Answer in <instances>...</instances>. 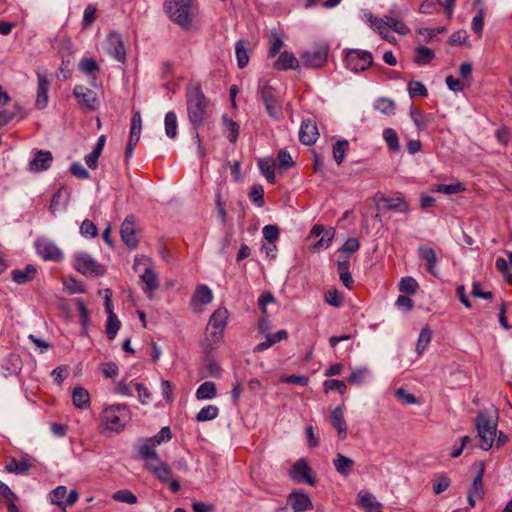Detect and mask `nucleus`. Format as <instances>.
I'll return each instance as SVG.
<instances>
[{
	"label": "nucleus",
	"instance_id": "obj_1",
	"mask_svg": "<svg viewBox=\"0 0 512 512\" xmlns=\"http://www.w3.org/2000/svg\"><path fill=\"white\" fill-rule=\"evenodd\" d=\"M186 104L188 119L193 130L203 126L208 109V99L204 95L200 85L189 84L186 88Z\"/></svg>",
	"mask_w": 512,
	"mask_h": 512
},
{
	"label": "nucleus",
	"instance_id": "obj_2",
	"mask_svg": "<svg viewBox=\"0 0 512 512\" xmlns=\"http://www.w3.org/2000/svg\"><path fill=\"white\" fill-rule=\"evenodd\" d=\"M131 417L127 404H113L103 410L102 422L107 431L119 433L130 422Z\"/></svg>",
	"mask_w": 512,
	"mask_h": 512
},
{
	"label": "nucleus",
	"instance_id": "obj_3",
	"mask_svg": "<svg viewBox=\"0 0 512 512\" xmlns=\"http://www.w3.org/2000/svg\"><path fill=\"white\" fill-rule=\"evenodd\" d=\"M193 0H167L166 10L170 19L183 28H189L192 22Z\"/></svg>",
	"mask_w": 512,
	"mask_h": 512
},
{
	"label": "nucleus",
	"instance_id": "obj_4",
	"mask_svg": "<svg viewBox=\"0 0 512 512\" xmlns=\"http://www.w3.org/2000/svg\"><path fill=\"white\" fill-rule=\"evenodd\" d=\"M229 319V312L225 307L216 309L209 318L206 326L207 340L219 343L223 338L224 330Z\"/></svg>",
	"mask_w": 512,
	"mask_h": 512
},
{
	"label": "nucleus",
	"instance_id": "obj_5",
	"mask_svg": "<svg viewBox=\"0 0 512 512\" xmlns=\"http://www.w3.org/2000/svg\"><path fill=\"white\" fill-rule=\"evenodd\" d=\"M329 45L318 43L300 54V60L306 68H321L328 58Z\"/></svg>",
	"mask_w": 512,
	"mask_h": 512
},
{
	"label": "nucleus",
	"instance_id": "obj_6",
	"mask_svg": "<svg viewBox=\"0 0 512 512\" xmlns=\"http://www.w3.org/2000/svg\"><path fill=\"white\" fill-rule=\"evenodd\" d=\"M259 94L268 115L275 120H279L283 115V111L282 103L277 96L276 90L265 82L259 86Z\"/></svg>",
	"mask_w": 512,
	"mask_h": 512
},
{
	"label": "nucleus",
	"instance_id": "obj_7",
	"mask_svg": "<svg viewBox=\"0 0 512 512\" xmlns=\"http://www.w3.org/2000/svg\"><path fill=\"white\" fill-rule=\"evenodd\" d=\"M475 424L480 438V448L488 451L495 441L497 425L484 414L477 415Z\"/></svg>",
	"mask_w": 512,
	"mask_h": 512
},
{
	"label": "nucleus",
	"instance_id": "obj_8",
	"mask_svg": "<svg viewBox=\"0 0 512 512\" xmlns=\"http://www.w3.org/2000/svg\"><path fill=\"white\" fill-rule=\"evenodd\" d=\"M345 65L347 69L358 73L373 66V57L369 51L360 49H349L345 55Z\"/></svg>",
	"mask_w": 512,
	"mask_h": 512
},
{
	"label": "nucleus",
	"instance_id": "obj_9",
	"mask_svg": "<svg viewBox=\"0 0 512 512\" xmlns=\"http://www.w3.org/2000/svg\"><path fill=\"white\" fill-rule=\"evenodd\" d=\"M74 268L83 275L99 276L104 273L103 267L86 252L75 255Z\"/></svg>",
	"mask_w": 512,
	"mask_h": 512
},
{
	"label": "nucleus",
	"instance_id": "obj_10",
	"mask_svg": "<svg viewBox=\"0 0 512 512\" xmlns=\"http://www.w3.org/2000/svg\"><path fill=\"white\" fill-rule=\"evenodd\" d=\"M290 478L298 483H307L310 486L316 485V479L312 476V469L306 459H298L289 472Z\"/></svg>",
	"mask_w": 512,
	"mask_h": 512
},
{
	"label": "nucleus",
	"instance_id": "obj_11",
	"mask_svg": "<svg viewBox=\"0 0 512 512\" xmlns=\"http://www.w3.org/2000/svg\"><path fill=\"white\" fill-rule=\"evenodd\" d=\"M35 247L38 255L45 261L61 262L64 258L62 250L48 239H38Z\"/></svg>",
	"mask_w": 512,
	"mask_h": 512
},
{
	"label": "nucleus",
	"instance_id": "obj_12",
	"mask_svg": "<svg viewBox=\"0 0 512 512\" xmlns=\"http://www.w3.org/2000/svg\"><path fill=\"white\" fill-rule=\"evenodd\" d=\"M73 95L78 103L90 111H95L99 108L100 102L96 93L86 86L76 85L73 89Z\"/></svg>",
	"mask_w": 512,
	"mask_h": 512
},
{
	"label": "nucleus",
	"instance_id": "obj_13",
	"mask_svg": "<svg viewBox=\"0 0 512 512\" xmlns=\"http://www.w3.org/2000/svg\"><path fill=\"white\" fill-rule=\"evenodd\" d=\"M106 50L108 54L116 61L124 63L126 60V51L122 37L119 33L112 31L106 39Z\"/></svg>",
	"mask_w": 512,
	"mask_h": 512
},
{
	"label": "nucleus",
	"instance_id": "obj_14",
	"mask_svg": "<svg viewBox=\"0 0 512 512\" xmlns=\"http://www.w3.org/2000/svg\"><path fill=\"white\" fill-rule=\"evenodd\" d=\"M120 235L122 241L129 249H135L138 246L139 239L136 234L134 216H127L121 224Z\"/></svg>",
	"mask_w": 512,
	"mask_h": 512
},
{
	"label": "nucleus",
	"instance_id": "obj_15",
	"mask_svg": "<svg viewBox=\"0 0 512 512\" xmlns=\"http://www.w3.org/2000/svg\"><path fill=\"white\" fill-rule=\"evenodd\" d=\"M53 162V155L48 150H36L28 163V170L39 173L48 170Z\"/></svg>",
	"mask_w": 512,
	"mask_h": 512
},
{
	"label": "nucleus",
	"instance_id": "obj_16",
	"mask_svg": "<svg viewBox=\"0 0 512 512\" xmlns=\"http://www.w3.org/2000/svg\"><path fill=\"white\" fill-rule=\"evenodd\" d=\"M319 137V132L316 123L310 119H304L301 123L299 130V140L304 145H313Z\"/></svg>",
	"mask_w": 512,
	"mask_h": 512
},
{
	"label": "nucleus",
	"instance_id": "obj_17",
	"mask_svg": "<svg viewBox=\"0 0 512 512\" xmlns=\"http://www.w3.org/2000/svg\"><path fill=\"white\" fill-rule=\"evenodd\" d=\"M287 503L292 508L293 512H304L313 508L309 496L300 490L290 493L287 498Z\"/></svg>",
	"mask_w": 512,
	"mask_h": 512
},
{
	"label": "nucleus",
	"instance_id": "obj_18",
	"mask_svg": "<svg viewBox=\"0 0 512 512\" xmlns=\"http://www.w3.org/2000/svg\"><path fill=\"white\" fill-rule=\"evenodd\" d=\"M417 255L420 259L426 262V271L434 277L439 276L437 270L438 258L433 248L428 246H419L417 249Z\"/></svg>",
	"mask_w": 512,
	"mask_h": 512
},
{
	"label": "nucleus",
	"instance_id": "obj_19",
	"mask_svg": "<svg viewBox=\"0 0 512 512\" xmlns=\"http://www.w3.org/2000/svg\"><path fill=\"white\" fill-rule=\"evenodd\" d=\"M38 85L35 105L38 109L46 108L49 101L50 81L45 74L37 73Z\"/></svg>",
	"mask_w": 512,
	"mask_h": 512
},
{
	"label": "nucleus",
	"instance_id": "obj_20",
	"mask_svg": "<svg viewBox=\"0 0 512 512\" xmlns=\"http://www.w3.org/2000/svg\"><path fill=\"white\" fill-rule=\"evenodd\" d=\"M330 422L337 430L338 437L341 440H345L347 438V424L344 419L343 408L341 406H337L331 411Z\"/></svg>",
	"mask_w": 512,
	"mask_h": 512
},
{
	"label": "nucleus",
	"instance_id": "obj_21",
	"mask_svg": "<svg viewBox=\"0 0 512 512\" xmlns=\"http://www.w3.org/2000/svg\"><path fill=\"white\" fill-rule=\"evenodd\" d=\"M300 63L292 52L284 51L280 53L274 63V68L278 71H286L289 69H297Z\"/></svg>",
	"mask_w": 512,
	"mask_h": 512
},
{
	"label": "nucleus",
	"instance_id": "obj_22",
	"mask_svg": "<svg viewBox=\"0 0 512 512\" xmlns=\"http://www.w3.org/2000/svg\"><path fill=\"white\" fill-rule=\"evenodd\" d=\"M2 368L6 371L5 376L18 375L22 370L21 357L16 353H10L3 358L1 363Z\"/></svg>",
	"mask_w": 512,
	"mask_h": 512
},
{
	"label": "nucleus",
	"instance_id": "obj_23",
	"mask_svg": "<svg viewBox=\"0 0 512 512\" xmlns=\"http://www.w3.org/2000/svg\"><path fill=\"white\" fill-rule=\"evenodd\" d=\"M37 274V269L34 265L28 264L24 269H15L11 272L12 280L17 284H26L32 281Z\"/></svg>",
	"mask_w": 512,
	"mask_h": 512
},
{
	"label": "nucleus",
	"instance_id": "obj_24",
	"mask_svg": "<svg viewBox=\"0 0 512 512\" xmlns=\"http://www.w3.org/2000/svg\"><path fill=\"white\" fill-rule=\"evenodd\" d=\"M222 132L231 143H235L239 136L240 126L225 114L222 116Z\"/></svg>",
	"mask_w": 512,
	"mask_h": 512
},
{
	"label": "nucleus",
	"instance_id": "obj_25",
	"mask_svg": "<svg viewBox=\"0 0 512 512\" xmlns=\"http://www.w3.org/2000/svg\"><path fill=\"white\" fill-rule=\"evenodd\" d=\"M359 505L367 512H382V505L369 492L360 491L358 494Z\"/></svg>",
	"mask_w": 512,
	"mask_h": 512
},
{
	"label": "nucleus",
	"instance_id": "obj_26",
	"mask_svg": "<svg viewBox=\"0 0 512 512\" xmlns=\"http://www.w3.org/2000/svg\"><path fill=\"white\" fill-rule=\"evenodd\" d=\"M333 465L335 470L340 475L346 477L352 472L354 460L341 453H338L336 458L333 460Z\"/></svg>",
	"mask_w": 512,
	"mask_h": 512
},
{
	"label": "nucleus",
	"instance_id": "obj_27",
	"mask_svg": "<svg viewBox=\"0 0 512 512\" xmlns=\"http://www.w3.org/2000/svg\"><path fill=\"white\" fill-rule=\"evenodd\" d=\"M410 118L417 127L418 131H424L427 129L428 124L432 120V115L425 114L422 110L411 107Z\"/></svg>",
	"mask_w": 512,
	"mask_h": 512
},
{
	"label": "nucleus",
	"instance_id": "obj_28",
	"mask_svg": "<svg viewBox=\"0 0 512 512\" xmlns=\"http://www.w3.org/2000/svg\"><path fill=\"white\" fill-rule=\"evenodd\" d=\"M382 208L389 211H396L406 214L409 211V204L402 198H382Z\"/></svg>",
	"mask_w": 512,
	"mask_h": 512
},
{
	"label": "nucleus",
	"instance_id": "obj_29",
	"mask_svg": "<svg viewBox=\"0 0 512 512\" xmlns=\"http://www.w3.org/2000/svg\"><path fill=\"white\" fill-rule=\"evenodd\" d=\"M79 70L86 75L92 76L90 84L93 87L98 86L96 78L95 76H93V74L95 72H98L100 70V67L93 58H82L79 62Z\"/></svg>",
	"mask_w": 512,
	"mask_h": 512
},
{
	"label": "nucleus",
	"instance_id": "obj_30",
	"mask_svg": "<svg viewBox=\"0 0 512 512\" xmlns=\"http://www.w3.org/2000/svg\"><path fill=\"white\" fill-rule=\"evenodd\" d=\"M30 468L31 463L27 458H21L20 460L11 458L5 467L7 472L14 473L17 475L26 474Z\"/></svg>",
	"mask_w": 512,
	"mask_h": 512
},
{
	"label": "nucleus",
	"instance_id": "obj_31",
	"mask_svg": "<svg viewBox=\"0 0 512 512\" xmlns=\"http://www.w3.org/2000/svg\"><path fill=\"white\" fill-rule=\"evenodd\" d=\"M484 471V464H481L477 474L473 478L472 485L467 493L472 496H476V499H482L484 497V487L482 482Z\"/></svg>",
	"mask_w": 512,
	"mask_h": 512
},
{
	"label": "nucleus",
	"instance_id": "obj_32",
	"mask_svg": "<svg viewBox=\"0 0 512 512\" xmlns=\"http://www.w3.org/2000/svg\"><path fill=\"white\" fill-rule=\"evenodd\" d=\"M213 300L212 290L206 285H198L192 297L191 304L195 306L198 302L203 305L209 304Z\"/></svg>",
	"mask_w": 512,
	"mask_h": 512
},
{
	"label": "nucleus",
	"instance_id": "obj_33",
	"mask_svg": "<svg viewBox=\"0 0 512 512\" xmlns=\"http://www.w3.org/2000/svg\"><path fill=\"white\" fill-rule=\"evenodd\" d=\"M0 494L5 499L8 512H19L15 504L18 499L17 495L2 481H0Z\"/></svg>",
	"mask_w": 512,
	"mask_h": 512
},
{
	"label": "nucleus",
	"instance_id": "obj_34",
	"mask_svg": "<svg viewBox=\"0 0 512 512\" xmlns=\"http://www.w3.org/2000/svg\"><path fill=\"white\" fill-rule=\"evenodd\" d=\"M72 401L77 408H87L90 403L89 392L83 387H75L72 392Z\"/></svg>",
	"mask_w": 512,
	"mask_h": 512
},
{
	"label": "nucleus",
	"instance_id": "obj_35",
	"mask_svg": "<svg viewBox=\"0 0 512 512\" xmlns=\"http://www.w3.org/2000/svg\"><path fill=\"white\" fill-rule=\"evenodd\" d=\"M141 280L145 284V292H152L159 288L158 275L151 268H146L141 275Z\"/></svg>",
	"mask_w": 512,
	"mask_h": 512
},
{
	"label": "nucleus",
	"instance_id": "obj_36",
	"mask_svg": "<svg viewBox=\"0 0 512 512\" xmlns=\"http://www.w3.org/2000/svg\"><path fill=\"white\" fill-rule=\"evenodd\" d=\"M414 62L418 65H427L435 57V53L431 48L426 46H419L415 49Z\"/></svg>",
	"mask_w": 512,
	"mask_h": 512
},
{
	"label": "nucleus",
	"instance_id": "obj_37",
	"mask_svg": "<svg viewBox=\"0 0 512 512\" xmlns=\"http://www.w3.org/2000/svg\"><path fill=\"white\" fill-rule=\"evenodd\" d=\"M217 395V389L215 383L206 381L202 383L196 390V398L202 399H213Z\"/></svg>",
	"mask_w": 512,
	"mask_h": 512
},
{
	"label": "nucleus",
	"instance_id": "obj_38",
	"mask_svg": "<svg viewBox=\"0 0 512 512\" xmlns=\"http://www.w3.org/2000/svg\"><path fill=\"white\" fill-rule=\"evenodd\" d=\"M259 169L263 176L266 178V180L274 184L275 183V174H274V167L275 163L271 159H260L258 162Z\"/></svg>",
	"mask_w": 512,
	"mask_h": 512
},
{
	"label": "nucleus",
	"instance_id": "obj_39",
	"mask_svg": "<svg viewBox=\"0 0 512 512\" xmlns=\"http://www.w3.org/2000/svg\"><path fill=\"white\" fill-rule=\"evenodd\" d=\"M374 109L384 115H393L395 113V102L386 97H380L374 102Z\"/></svg>",
	"mask_w": 512,
	"mask_h": 512
},
{
	"label": "nucleus",
	"instance_id": "obj_40",
	"mask_svg": "<svg viewBox=\"0 0 512 512\" xmlns=\"http://www.w3.org/2000/svg\"><path fill=\"white\" fill-rule=\"evenodd\" d=\"M485 16L486 8L481 4L471 23V28L478 37H481L483 34Z\"/></svg>",
	"mask_w": 512,
	"mask_h": 512
},
{
	"label": "nucleus",
	"instance_id": "obj_41",
	"mask_svg": "<svg viewBox=\"0 0 512 512\" xmlns=\"http://www.w3.org/2000/svg\"><path fill=\"white\" fill-rule=\"evenodd\" d=\"M284 45L282 36L277 31H272L269 37L268 57H275Z\"/></svg>",
	"mask_w": 512,
	"mask_h": 512
},
{
	"label": "nucleus",
	"instance_id": "obj_42",
	"mask_svg": "<svg viewBox=\"0 0 512 512\" xmlns=\"http://www.w3.org/2000/svg\"><path fill=\"white\" fill-rule=\"evenodd\" d=\"M165 133L170 139H174L177 136V116L174 111H169L165 115Z\"/></svg>",
	"mask_w": 512,
	"mask_h": 512
},
{
	"label": "nucleus",
	"instance_id": "obj_43",
	"mask_svg": "<svg viewBox=\"0 0 512 512\" xmlns=\"http://www.w3.org/2000/svg\"><path fill=\"white\" fill-rule=\"evenodd\" d=\"M219 415V408L216 405H207L200 409V411L196 415V420L198 422H206L211 421L217 418Z\"/></svg>",
	"mask_w": 512,
	"mask_h": 512
},
{
	"label": "nucleus",
	"instance_id": "obj_44",
	"mask_svg": "<svg viewBox=\"0 0 512 512\" xmlns=\"http://www.w3.org/2000/svg\"><path fill=\"white\" fill-rule=\"evenodd\" d=\"M235 53L237 58V66L240 69L245 68L249 63V54L242 40L236 42Z\"/></svg>",
	"mask_w": 512,
	"mask_h": 512
},
{
	"label": "nucleus",
	"instance_id": "obj_45",
	"mask_svg": "<svg viewBox=\"0 0 512 512\" xmlns=\"http://www.w3.org/2000/svg\"><path fill=\"white\" fill-rule=\"evenodd\" d=\"M156 442L152 438L145 439L144 443L138 448V453L144 460L147 458L155 459L157 452L155 450Z\"/></svg>",
	"mask_w": 512,
	"mask_h": 512
},
{
	"label": "nucleus",
	"instance_id": "obj_46",
	"mask_svg": "<svg viewBox=\"0 0 512 512\" xmlns=\"http://www.w3.org/2000/svg\"><path fill=\"white\" fill-rule=\"evenodd\" d=\"M383 138L391 152L397 153L400 151L399 139L394 129L386 128L383 131Z\"/></svg>",
	"mask_w": 512,
	"mask_h": 512
},
{
	"label": "nucleus",
	"instance_id": "obj_47",
	"mask_svg": "<svg viewBox=\"0 0 512 512\" xmlns=\"http://www.w3.org/2000/svg\"><path fill=\"white\" fill-rule=\"evenodd\" d=\"M348 146L349 143L345 139L339 140L333 145V158L338 165H340L344 161Z\"/></svg>",
	"mask_w": 512,
	"mask_h": 512
},
{
	"label": "nucleus",
	"instance_id": "obj_48",
	"mask_svg": "<svg viewBox=\"0 0 512 512\" xmlns=\"http://www.w3.org/2000/svg\"><path fill=\"white\" fill-rule=\"evenodd\" d=\"M465 185L461 182H457L454 184H439L437 185L433 191L438 193H443L446 195L458 194L460 192L465 191Z\"/></svg>",
	"mask_w": 512,
	"mask_h": 512
},
{
	"label": "nucleus",
	"instance_id": "obj_49",
	"mask_svg": "<svg viewBox=\"0 0 512 512\" xmlns=\"http://www.w3.org/2000/svg\"><path fill=\"white\" fill-rule=\"evenodd\" d=\"M451 484L450 478L445 474H439L435 477L432 483V489L435 494H440L446 491Z\"/></svg>",
	"mask_w": 512,
	"mask_h": 512
},
{
	"label": "nucleus",
	"instance_id": "obj_50",
	"mask_svg": "<svg viewBox=\"0 0 512 512\" xmlns=\"http://www.w3.org/2000/svg\"><path fill=\"white\" fill-rule=\"evenodd\" d=\"M370 28L379 34L382 39H388L389 23L387 16L383 18L377 17Z\"/></svg>",
	"mask_w": 512,
	"mask_h": 512
},
{
	"label": "nucleus",
	"instance_id": "obj_51",
	"mask_svg": "<svg viewBox=\"0 0 512 512\" xmlns=\"http://www.w3.org/2000/svg\"><path fill=\"white\" fill-rule=\"evenodd\" d=\"M142 130V117L140 111H135L131 118V127L129 137L140 139Z\"/></svg>",
	"mask_w": 512,
	"mask_h": 512
},
{
	"label": "nucleus",
	"instance_id": "obj_52",
	"mask_svg": "<svg viewBox=\"0 0 512 512\" xmlns=\"http://www.w3.org/2000/svg\"><path fill=\"white\" fill-rule=\"evenodd\" d=\"M418 288V282L410 276L403 277L399 283V290L410 295L415 294Z\"/></svg>",
	"mask_w": 512,
	"mask_h": 512
},
{
	"label": "nucleus",
	"instance_id": "obj_53",
	"mask_svg": "<svg viewBox=\"0 0 512 512\" xmlns=\"http://www.w3.org/2000/svg\"><path fill=\"white\" fill-rule=\"evenodd\" d=\"M120 326L121 322L119 321L116 314H112V316L107 317L106 334L110 340L116 337Z\"/></svg>",
	"mask_w": 512,
	"mask_h": 512
},
{
	"label": "nucleus",
	"instance_id": "obj_54",
	"mask_svg": "<svg viewBox=\"0 0 512 512\" xmlns=\"http://www.w3.org/2000/svg\"><path fill=\"white\" fill-rule=\"evenodd\" d=\"M408 93L411 98L414 97H427L428 90L426 86L420 81H410L408 83Z\"/></svg>",
	"mask_w": 512,
	"mask_h": 512
},
{
	"label": "nucleus",
	"instance_id": "obj_55",
	"mask_svg": "<svg viewBox=\"0 0 512 512\" xmlns=\"http://www.w3.org/2000/svg\"><path fill=\"white\" fill-rule=\"evenodd\" d=\"M387 20L389 23V30L391 29L399 35L403 36L409 34L410 28L401 20L392 16H387Z\"/></svg>",
	"mask_w": 512,
	"mask_h": 512
},
{
	"label": "nucleus",
	"instance_id": "obj_56",
	"mask_svg": "<svg viewBox=\"0 0 512 512\" xmlns=\"http://www.w3.org/2000/svg\"><path fill=\"white\" fill-rule=\"evenodd\" d=\"M432 339V332L429 328H423L419 334V338L416 345L418 354H422L426 347L429 345Z\"/></svg>",
	"mask_w": 512,
	"mask_h": 512
},
{
	"label": "nucleus",
	"instance_id": "obj_57",
	"mask_svg": "<svg viewBox=\"0 0 512 512\" xmlns=\"http://www.w3.org/2000/svg\"><path fill=\"white\" fill-rule=\"evenodd\" d=\"M112 498L115 501L123 502V503H127V504L137 503L136 495L132 491L127 490V489H122V490L115 492L112 495Z\"/></svg>",
	"mask_w": 512,
	"mask_h": 512
},
{
	"label": "nucleus",
	"instance_id": "obj_58",
	"mask_svg": "<svg viewBox=\"0 0 512 512\" xmlns=\"http://www.w3.org/2000/svg\"><path fill=\"white\" fill-rule=\"evenodd\" d=\"M67 494V488L65 486H58L51 492V502L58 505L65 510V496Z\"/></svg>",
	"mask_w": 512,
	"mask_h": 512
},
{
	"label": "nucleus",
	"instance_id": "obj_59",
	"mask_svg": "<svg viewBox=\"0 0 512 512\" xmlns=\"http://www.w3.org/2000/svg\"><path fill=\"white\" fill-rule=\"evenodd\" d=\"M334 229L325 230L322 237L313 245L314 250L327 249L334 238Z\"/></svg>",
	"mask_w": 512,
	"mask_h": 512
},
{
	"label": "nucleus",
	"instance_id": "obj_60",
	"mask_svg": "<svg viewBox=\"0 0 512 512\" xmlns=\"http://www.w3.org/2000/svg\"><path fill=\"white\" fill-rule=\"evenodd\" d=\"M97 7L94 4H89L84 10L82 26L84 28L90 27L96 20Z\"/></svg>",
	"mask_w": 512,
	"mask_h": 512
},
{
	"label": "nucleus",
	"instance_id": "obj_61",
	"mask_svg": "<svg viewBox=\"0 0 512 512\" xmlns=\"http://www.w3.org/2000/svg\"><path fill=\"white\" fill-rule=\"evenodd\" d=\"M325 392L329 391H338L341 395H343L346 392V384L342 380L337 379H331L326 380L323 384Z\"/></svg>",
	"mask_w": 512,
	"mask_h": 512
},
{
	"label": "nucleus",
	"instance_id": "obj_62",
	"mask_svg": "<svg viewBox=\"0 0 512 512\" xmlns=\"http://www.w3.org/2000/svg\"><path fill=\"white\" fill-rule=\"evenodd\" d=\"M280 381L282 383H289V384H294V385H299V386H307L309 383V378L304 375L292 374V375L281 376Z\"/></svg>",
	"mask_w": 512,
	"mask_h": 512
},
{
	"label": "nucleus",
	"instance_id": "obj_63",
	"mask_svg": "<svg viewBox=\"0 0 512 512\" xmlns=\"http://www.w3.org/2000/svg\"><path fill=\"white\" fill-rule=\"evenodd\" d=\"M250 200L258 207L264 205V190L261 185H254L249 193Z\"/></svg>",
	"mask_w": 512,
	"mask_h": 512
},
{
	"label": "nucleus",
	"instance_id": "obj_64",
	"mask_svg": "<svg viewBox=\"0 0 512 512\" xmlns=\"http://www.w3.org/2000/svg\"><path fill=\"white\" fill-rule=\"evenodd\" d=\"M80 233L85 237H96L98 235V229L91 220L85 219L80 226Z\"/></svg>",
	"mask_w": 512,
	"mask_h": 512
}]
</instances>
